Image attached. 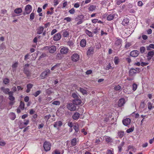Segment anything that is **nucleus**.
<instances>
[{
    "label": "nucleus",
    "instance_id": "obj_1",
    "mask_svg": "<svg viewBox=\"0 0 154 154\" xmlns=\"http://www.w3.org/2000/svg\"><path fill=\"white\" fill-rule=\"evenodd\" d=\"M51 73V72L49 69H46L40 75V76L42 79H44L47 77Z\"/></svg>",
    "mask_w": 154,
    "mask_h": 154
},
{
    "label": "nucleus",
    "instance_id": "obj_2",
    "mask_svg": "<svg viewBox=\"0 0 154 154\" xmlns=\"http://www.w3.org/2000/svg\"><path fill=\"white\" fill-rule=\"evenodd\" d=\"M51 143L47 141H45L43 144V147L46 151H49L51 149Z\"/></svg>",
    "mask_w": 154,
    "mask_h": 154
},
{
    "label": "nucleus",
    "instance_id": "obj_3",
    "mask_svg": "<svg viewBox=\"0 0 154 154\" xmlns=\"http://www.w3.org/2000/svg\"><path fill=\"white\" fill-rule=\"evenodd\" d=\"M67 107L68 109L71 111H74L76 109V106L74 104L72 103H69L68 104Z\"/></svg>",
    "mask_w": 154,
    "mask_h": 154
},
{
    "label": "nucleus",
    "instance_id": "obj_4",
    "mask_svg": "<svg viewBox=\"0 0 154 154\" xmlns=\"http://www.w3.org/2000/svg\"><path fill=\"white\" fill-rule=\"evenodd\" d=\"M32 6L30 5H27L26 6L25 8L26 12L23 13L24 15L29 14L31 11Z\"/></svg>",
    "mask_w": 154,
    "mask_h": 154
},
{
    "label": "nucleus",
    "instance_id": "obj_5",
    "mask_svg": "<svg viewBox=\"0 0 154 154\" xmlns=\"http://www.w3.org/2000/svg\"><path fill=\"white\" fill-rule=\"evenodd\" d=\"M140 69L139 68H136V69L131 68L129 71V74L130 75H133L135 74L137 72H139Z\"/></svg>",
    "mask_w": 154,
    "mask_h": 154
},
{
    "label": "nucleus",
    "instance_id": "obj_6",
    "mask_svg": "<svg viewBox=\"0 0 154 154\" xmlns=\"http://www.w3.org/2000/svg\"><path fill=\"white\" fill-rule=\"evenodd\" d=\"M79 55L77 54H74L72 56V61L74 62H76L79 59Z\"/></svg>",
    "mask_w": 154,
    "mask_h": 154
},
{
    "label": "nucleus",
    "instance_id": "obj_7",
    "mask_svg": "<svg viewBox=\"0 0 154 154\" xmlns=\"http://www.w3.org/2000/svg\"><path fill=\"white\" fill-rule=\"evenodd\" d=\"M139 54V52L137 50H134L131 51L130 53V55L133 57H137Z\"/></svg>",
    "mask_w": 154,
    "mask_h": 154
},
{
    "label": "nucleus",
    "instance_id": "obj_8",
    "mask_svg": "<svg viewBox=\"0 0 154 154\" xmlns=\"http://www.w3.org/2000/svg\"><path fill=\"white\" fill-rule=\"evenodd\" d=\"M61 35L60 33H58L54 35L53 39L55 41H58L60 40L61 38Z\"/></svg>",
    "mask_w": 154,
    "mask_h": 154
},
{
    "label": "nucleus",
    "instance_id": "obj_9",
    "mask_svg": "<svg viewBox=\"0 0 154 154\" xmlns=\"http://www.w3.org/2000/svg\"><path fill=\"white\" fill-rule=\"evenodd\" d=\"M122 42V40L121 39L117 38L116 39L115 42V45L116 46H119L121 47Z\"/></svg>",
    "mask_w": 154,
    "mask_h": 154
},
{
    "label": "nucleus",
    "instance_id": "obj_10",
    "mask_svg": "<svg viewBox=\"0 0 154 154\" xmlns=\"http://www.w3.org/2000/svg\"><path fill=\"white\" fill-rule=\"evenodd\" d=\"M68 49L66 47H63L61 48L60 51L62 54H67L68 51Z\"/></svg>",
    "mask_w": 154,
    "mask_h": 154
},
{
    "label": "nucleus",
    "instance_id": "obj_11",
    "mask_svg": "<svg viewBox=\"0 0 154 154\" xmlns=\"http://www.w3.org/2000/svg\"><path fill=\"white\" fill-rule=\"evenodd\" d=\"M131 122V119L129 118H127L124 119L122 121L123 124L126 126H127L129 125L130 123Z\"/></svg>",
    "mask_w": 154,
    "mask_h": 154
},
{
    "label": "nucleus",
    "instance_id": "obj_12",
    "mask_svg": "<svg viewBox=\"0 0 154 154\" xmlns=\"http://www.w3.org/2000/svg\"><path fill=\"white\" fill-rule=\"evenodd\" d=\"M94 49L92 47L89 48L87 51V55L88 56L90 55L91 54H93L94 52Z\"/></svg>",
    "mask_w": 154,
    "mask_h": 154
},
{
    "label": "nucleus",
    "instance_id": "obj_13",
    "mask_svg": "<svg viewBox=\"0 0 154 154\" xmlns=\"http://www.w3.org/2000/svg\"><path fill=\"white\" fill-rule=\"evenodd\" d=\"M82 102L80 98L74 99L72 100V103L76 105H80Z\"/></svg>",
    "mask_w": 154,
    "mask_h": 154
},
{
    "label": "nucleus",
    "instance_id": "obj_14",
    "mask_svg": "<svg viewBox=\"0 0 154 154\" xmlns=\"http://www.w3.org/2000/svg\"><path fill=\"white\" fill-rule=\"evenodd\" d=\"M56 50V47L54 45H52L49 48V52L51 53H54Z\"/></svg>",
    "mask_w": 154,
    "mask_h": 154
},
{
    "label": "nucleus",
    "instance_id": "obj_15",
    "mask_svg": "<svg viewBox=\"0 0 154 154\" xmlns=\"http://www.w3.org/2000/svg\"><path fill=\"white\" fill-rule=\"evenodd\" d=\"M125 103V99L122 98L120 99L119 101L118 105L119 106L121 107L123 106Z\"/></svg>",
    "mask_w": 154,
    "mask_h": 154
},
{
    "label": "nucleus",
    "instance_id": "obj_16",
    "mask_svg": "<svg viewBox=\"0 0 154 154\" xmlns=\"http://www.w3.org/2000/svg\"><path fill=\"white\" fill-rule=\"evenodd\" d=\"M1 90L6 94H8L10 92V89L8 88H5L4 87H2Z\"/></svg>",
    "mask_w": 154,
    "mask_h": 154
},
{
    "label": "nucleus",
    "instance_id": "obj_17",
    "mask_svg": "<svg viewBox=\"0 0 154 154\" xmlns=\"http://www.w3.org/2000/svg\"><path fill=\"white\" fill-rule=\"evenodd\" d=\"M103 138V139L107 142H110L112 141V138L109 136H104Z\"/></svg>",
    "mask_w": 154,
    "mask_h": 154
},
{
    "label": "nucleus",
    "instance_id": "obj_18",
    "mask_svg": "<svg viewBox=\"0 0 154 154\" xmlns=\"http://www.w3.org/2000/svg\"><path fill=\"white\" fill-rule=\"evenodd\" d=\"M13 92L11 91L9 93V99L11 101H13L14 100V97L13 96Z\"/></svg>",
    "mask_w": 154,
    "mask_h": 154
},
{
    "label": "nucleus",
    "instance_id": "obj_19",
    "mask_svg": "<svg viewBox=\"0 0 154 154\" xmlns=\"http://www.w3.org/2000/svg\"><path fill=\"white\" fill-rule=\"evenodd\" d=\"M79 116L80 114L78 112H76L73 115L72 117L74 119L76 120L79 118Z\"/></svg>",
    "mask_w": 154,
    "mask_h": 154
},
{
    "label": "nucleus",
    "instance_id": "obj_20",
    "mask_svg": "<svg viewBox=\"0 0 154 154\" xmlns=\"http://www.w3.org/2000/svg\"><path fill=\"white\" fill-rule=\"evenodd\" d=\"M33 85L32 84L29 83L27 85V90H26V92L27 93H29L31 89L32 88Z\"/></svg>",
    "mask_w": 154,
    "mask_h": 154
},
{
    "label": "nucleus",
    "instance_id": "obj_21",
    "mask_svg": "<svg viewBox=\"0 0 154 154\" xmlns=\"http://www.w3.org/2000/svg\"><path fill=\"white\" fill-rule=\"evenodd\" d=\"M86 42L85 39H82L80 42V46L82 47H85L86 45Z\"/></svg>",
    "mask_w": 154,
    "mask_h": 154
},
{
    "label": "nucleus",
    "instance_id": "obj_22",
    "mask_svg": "<svg viewBox=\"0 0 154 154\" xmlns=\"http://www.w3.org/2000/svg\"><path fill=\"white\" fill-rule=\"evenodd\" d=\"M72 96L74 99L80 98L81 97L77 93H73L72 94Z\"/></svg>",
    "mask_w": 154,
    "mask_h": 154
},
{
    "label": "nucleus",
    "instance_id": "obj_23",
    "mask_svg": "<svg viewBox=\"0 0 154 154\" xmlns=\"http://www.w3.org/2000/svg\"><path fill=\"white\" fill-rule=\"evenodd\" d=\"M115 16V14H109L107 17V20L109 21L113 19Z\"/></svg>",
    "mask_w": 154,
    "mask_h": 154
},
{
    "label": "nucleus",
    "instance_id": "obj_24",
    "mask_svg": "<svg viewBox=\"0 0 154 154\" xmlns=\"http://www.w3.org/2000/svg\"><path fill=\"white\" fill-rule=\"evenodd\" d=\"M44 28L42 26H40L37 29V33L38 34H42Z\"/></svg>",
    "mask_w": 154,
    "mask_h": 154
},
{
    "label": "nucleus",
    "instance_id": "obj_25",
    "mask_svg": "<svg viewBox=\"0 0 154 154\" xmlns=\"http://www.w3.org/2000/svg\"><path fill=\"white\" fill-rule=\"evenodd\" d=\"M129 19L128 18H125L123 20L122 23V25L126 26V25H127L128 23H129Z\"/></svg>",
    "mask_w": 154,
    "mask_h": 154
},
{
    "label": "nucleus",
    "instance_id": "obj_26",
    "mask_svg": "<svg viewBox=\"0 0 154 154\" xmlns=\"http://www.w3.org/2000/svg\"><path fill=\"white\" fill-rule=\"evenodd\" d=\"M85 33L89 37H93V36L92 32L91 31H89L87 29H86L85 30Z\"/></svg>",
    "mask_w": 154,
    "mask_h": 154
},
{
    "label": "nucleus",
    "instance_id": "obj_27",
    "mask_svg": "<svg viewBox=\"0 0 154 154\" xmlns=\"http://www.w3.org/2000/svg\"><path fill=\"white\" fill-rule=\"evenodd\" d=\"M76 139L74 138L72 139L71 141V145L72 146H74L76 144Z\"/></svg>",
    "mask_w": 154,
    "mask_h": 154
},
{
    "label": "nucleus",
    "instance_id": "obj_28",
    "mask_svg": "<svg viewBox=\"0 0 154 154\" xmlns=\"http://www.w3.org/2000/svg\"><path fill=\"white\" fill-rule=\"evenodd\" d=\"M96 9V6L94 5H91L88 8L89 11H92Z\"/></svg>",
    "mask_w": 154,
    "mask_h": 154
},
{
    "label": "nucleus",
    "instance_id": "obj_29",
    "mask_svg": "<svg viewBox=\"0 0 154 154\" xmlns=\"http://www.w3.org/2000/svg\"><path fill=\"white\" fill-rule=\"evenodd\" d=\"M131 150L132 151L135 152L136 149L135 147L132 146H129L128 147V150Z\"/></svg>",
    "mask_w": 154,
    "mask_h": 154
},
{
    "label": "nucleus",
    "instance_id": "obj_30",
    "mask_svg": "<svg viewBox=\"0 0 154 154\" xmlns=\"http://www.w3.org/2000/svg\"><path fill=\"white\" fill-rule=\"evenodd\" d=\"M22 9L20 8H18L15 9L14 11V12L15 13L18 14L21 13L22 12Z\"/></svg>",
    "mask_w": 154,
    "mask_h": 154
},
{
    "label": "nucleus",
    "instance_id": "obj_31",
    "mask_svg": "<svg viewBox=\"0 0 154 154\" xmlns=\"http://www.w3.org/2000/svg\"><path fill=\"white\" fill-rule=\"evenodd\" d=\"M114 62L115 64H118L119 62V59L117 57H115L114 58Z\"/></svg>",
    "mask_w": 154,
    "mask_h": 154
},
{
    "label": "nucleus",
    "instance_id": "obj_32",
    "mask_svg": "<svg viewBox=\"0 0 154 154\" xmlns=\"http://www.w3.org/2000/svg\"><path fill=\"white\" fill-rule=\"evenodd\" d=\"M125 135V132L124 131H121L118 133V136L120 138L122 137Z\"/></svg>",
    "mask_w": 154,
    "mask_h": 154
},
{
    "label": "nucleus",
    "instance_id": "obj_33",
    "mask_svg": "<svg viewBox=\"0 0 154 154\" xmlns=\"http://www.w3.org/2000/svg\"><path fill=\"white\" fill-rule=\"evenodd\" d=\"M131 45V43L126 42L125 45V48L128 49Z\"/></svg>",
    "mask_w": 154,
    "mask_h": 154
},
{
    "label": "nucleus",
    "instance_id": "obj_34",
    "mask_svg": "<svg viewBox=\"0 0 154 154\" xmlns=\"http://www.w3.org/2000/svg\"><path fill=\"white\" fill-rule=\"evenodd\" d=\"M150 48L154 49V42L153 44H150L147 48V50H150Z\"/></svg>",
    "mask_w": 154,
    "mask_h": 154
},
{
    "label": "nucleus",
    "instance_id": "obj_35",
    "mask_svg": "<svg viewBox=\"0 0 154 154\" xmlns=\"http://www.w3.org/2000/svg\"><path fill=\"white\" fill-rule=\"evenodd\" d=\"M69 35V32L66 31L63 32V36L64 37H66L68 36Z\"/></svg>",
    "mask_w": 154,
    "mask_h": 154
},
{
    "label": "nucleus",
    "instance_id": "obj_36",
    "mask_svg": "<svg viewBox=\"0 0 154 154\" xmlns=\"http://www.w3.org/2000/svg\"><path fill=\"white\" fill-rule=\"evenodd\" d=\"M79 90L80 91L81 93H82L83 94H85L86 93V90H85V89H84L83 88H80L79 89Z\"/></svg>",
    "mask_w": 154,
    "mask_h": 154
},
{
    "label": "nucleus",
    "instance_id": "obj_37",
    "mask_svg": "<svg viewBox=\"0 0 154 154\" xmlns=\"http://www.w3.org/2000/svg\"><path fill=\"white\" fill-rule=\"evenodd\" d=\"M154 55V51H150L148 53V55L149 57H152Z\"/></svg>",
    "mask_w": 154,
    "mask_h": 154
},
{
    "label": "nucleus",
    "instance_id": "obj_38",
    "mask_svg": "<svg viewBox=\"0 0 154 154\" xmlns=\"http://www.w3.org/2000/svg\"><path fill=\"white\" fill-rule=\"evenodd\" d=\"M41 91H38L35 92L33 93V95L35 97H37L40 93Z\"/></svg>",
    "mask_w": 154,
    "mask_h": 154
},
{
    "label": "nucleus",
    "instance_id": "obj_39",
    "mask_svg": "<svg viewBox=\"0 0 154 154\" xmlns=\"http://www.w3.org/2000/svg\"><path fill=\"white\" fill-rule=\"evenodd\" d=\"M20 107L22 109H23L24 107V104L23 102L21 101L20 103Z\"/></svg>",
    "mask_w": 154,
    "mask_h": 154
},
{
    "label": "nucleus",
    "instance_id": "obj_40",
    "mask_svg": "<svg viewBox=\"0 0 154 154\" xmlns=\"http://www.w3.org/2000/svg\"><path fill=\"white\" fill-rule=\"evenodd\" d=\"M125 0H117L116 3L118 5H119L122 3L125 2Z\"/></svg>",
    "mask_w": 154,
    "mask_h": 154
},
{
    "label": "nucleus",
    "instance_id": "obj_41",
    "mask_svg": "<svg viewBox=\"0 0 154 154\" xmlns=\"http://www.w3.org/2000/svg\"><path fill=\"white\" fill-rule=\"evenodd\" d=\"M73 128L76 132H78L79 130V127L78 125H75L73 126Z\"/></svg>",
    "mask_w": 154,
    "mask_h": 154
},
{
    "label": "nucleus",
    "instance_id": "obj_42",
    "mask_svg": "<svg viewBox=\"0 0 154 154\" xmlns=\"http://www.w3.org/2000/svg\"><path fill=\"white\" fill-rule=\"evenodd\" d=\"M67 45L71 48L73 46V43L72 41H70L67 42Z\"/></svg>",
    "mask_w": 154,
    "mask_h": 154
},
{
    "label": "nucleus",
    "instance_id": "obj_43",
    "mask_svg": "<svg viewBox=\"0 0 154 154\" xmlns=\"http://www.w3.org/2000/svg\"><path fill=\"white\" fill-rule=\"evenodd\" d=\"M145 48L144 47L142 46L140 48V52L143 54L144 52L145 51Z\"/></svg>",
    "mask_w": 154,
    "mask_h": 154
},
{
    "label": "nucleus",
    "instance_id": "obj_44",
    "mask_svg": "<svg viewBox=\"0 0 154 154\" xmlns=\"http://www.w3.org/2000/svg\"><path fill=\"white\" fill-rule=\"evenodd\" d=\"M148 108L150 110L152 108V104L150 102H149L148 103Z\"/></svg>",
    "mask_w": 154,
    "mask_h": 154
},
{
    "label": "nucleus",
    "instance_id": "obj_45",
    "mask_svg": "<svg viewBox=\"0 0 154 154\" xmlns=\"http://www.w3.org/2000/svg\"><path fill=\"white\" fill-rule=\"evenodd\" d=\"M113 68H112L111 66L110 63H109L106 66V70H108L109 69H112Z\"/></svg>",
    "mask_w": 154,
    "mask_h": 154
},
{
    "label": "nucleus",
    "instance_id": "obj_46",
    "mask_svg": "<svg viewBox=\"0 0 154 154\" xmlns=\"http://www.w3.org/2000/svg\"><path fill=\"white\" fill-rule=\"evenodd\" d=\"M106 154H114L113 151L110 149H108L107 151Z\"/></svg>",
    "mask_w": 154,
    "mask_h": 154
},
{
    "label": "nucleus",
    "instance_id": "obj_47",
    "mask_svg": "<svg viewBox=\"0 0 154 154\" xmlns=\"http://www.w3.org/2000/svg\"><path fill=\"white\" fill-rule=\"evenodd\" d=\"M121 88V87L119 85H118L117 86H116L114 87L116 91H118L120 90Z\"/></svg>",
    "mask_w": 154,
    "mask_h": 154
},
{
    "label": "nucleus",
    "instance_id": "obj_48",
    "mask_svg": "<svg viewBox=\"0 0 154 154\" xmlns=\"http://www.w3.org/2000/svg\"><path fill=\"white\" fill-rule=\"evenodd\" d=\"M60 65L59 63H57L53 67H52L51 69V70H54L55 68H56L57 67H58V66Z\"/></svg>",
    "mask_w": 154,
    "mask_h": 154
},
{
    "label": "nucleus",
    "instance_id": "obj_49",
    "mask_svg": "<svg viewBox=\"0 0 154 154\" xmlns=\"http://www.w3.org/2000/svg\"><path fill=\"white\" fill-rule=\"evenodd\" d=\"M134 130V128H130L128 129H127L126 131V132L127 133H129L130 132H132Z\"/></svg>",
    "mask_w": 154,
    "mask_h": 154
},
{
    "label": "nucleus",
    "instance_id": "obj_50",
    "mask_svg": "<svg viewBox=\"0 0 154 154\" xmlns=\"http://www.w3.org/2000/svg\"><path fill=\"white\" fill-rule=\"evenodd\" d=\"M3 82L5 84H7L9 82V80L7 78L3 80Z\"/></svg>",
    "mask_w": 154,
    "mask_h": 154
},
{
    "label": "nucleus",
    "instance_id": "obj_51",
    "mask_svg": "<svg viewBox=\"0 0 154 154\" xmlns=\"http://www.w3.org/2000/svg\"><path fill=\"white\" fill-rule=\"evenodd\" d=\"M34 14L33 13H32L30 15V19L31 20H32L34 19Z\"/></svg>",
    "mask_w": 154,
    "mask_h": 154
},
{
    "label": "nucleus",
    "instance_id": "obj_52",
    "mask_svg": "<svg viewBox=\"0 0 154 154\" xmlns=\"http://www.w3.org/2000/svg\"><path fill=\"white\" fill-rule=\"evenodd\" d=\"M75 9L74 8H72L71 10H69V12L71 14H73L75 13Z\"/></svg>",
    "mask_w": 154,
    "mask_h": 154
},
{
    "label": "nucleus",
    "instance_id": "obj_53",
    "mask_svg": "<svg viewBox=\"0 0 154 154\" xmlns=\"http://www.w3.org/2000/svg\"><path fill=\"white\" fill-rule=\"evenodd\" d=\"M29 57L30 55L29 54H27L25 56L24 60H27L29 58Z\"/></svg>",
    "mask_w": 154,
    "mask_h": 154
},
{
    "label": "nucleus",
    "instance_id": "obj_54",
    "mask_svg": "<svg viewBox=\"0 0 154 154\" xmlns=\"http://www.w3.org/2000/svg\"><path fill=\"white\" fill-rule=\"evenodd\" d=\"M132 86L133 90L134 91L136 90L137 87V85L134 83L132 85Z\"/></svg>",
    "mask_w": 154,
    "mask_h": 154
},
{
    "label": "nucleus",
    "instance_id": "obj_55",
    "mask_svg": "<svg viewBox=\"0 0 154 154\" xmlns=\"http://www.w3.org/2000/svg\"><path fill=\"white\" fill-rule=\"evenodd\" d=\"M52 104L54 105H59L60 104V102L59 101H54L53 102Z\"/></svg>",
    "mask_w": 154,
    "mask_h": 154
},
{
    "label": "nucleus",
    "instance_id": "obj_56",
    "mask_svg": "<svg viewBox=\"0 0 154 154\" xmlns=\"http://www.w3.org/2000/svg\"><path fill=\"white\" fill-rule=\"evenodd\" d=\"M145 104L144 102H143L141 103L140 106V107L142 108H144L145 106Z\"/></svg>",
    "mask_w": 154,
    "mask_h": 154
},
{
    "label": "nucleus",
    "instance_id": "obj_57",
    "mask_svg": "<svg viewBox=\"0 0 154 154\" xmlns=\"http://www.w3.org/2000/svg\"><path fill=\"white\" fill-rule=\"evenodd\" d=\"M64 20H66L67 22H69L71 21V20L70 17H67L65 18L64 19Z\"/></svg>",
    "mask_w": 154,
    "mask_h": 154
},
{
    "label": "nucleus",
    "instance_id": "obj_58",
    "mask_svg": "<svg viewBox=\"0 0 154 154\" xmlns=\"http://www.w3.org/2000/svg\"><path fill=\"white\" fill-rule=\"evenodd\" d=\"M57 125V126H61L62 125V123L61 121H59L57 122H56Z\"/></svg>",
    "mask_w": 154,
    "mask_h": 154
},
{
    "label": "nucleus",
    "instance_id": "obj_59",
    "mask_svg": "<svg viewBox=\"0 0 154 154\" xmlns=\"http://www.w3.org/2000/svg\"><path fill=\"white\" fill-rule=\"evenodd\" d=\"M5 45L3 44H2L0 47V50H4V49H5Z\"/></svg>",
    "mask_w": 154,
    "mask_h": 154
},
{
    "label": "nucleus",
    "instance_id": "obj_60",
    "mask_svg": "<svg viewBox=\"0 0 154 154\" xmlns=\"http://www.w3.org/2000/svg\"><path fill=\"white\" fill-rule=\"evenodd\" d=\"M57 30L55 29H53L51 32V35H53L54 33H55L56 32H57Z\"/></svg>",
    "mask_w": 154,
    "mask_h": 154
},
{
    "label": "nucleus",
    "instance_id": "obj_61",
    "mask_svg": "<svg viewBox=\"0 0 154 154\" xmlns=\"http://www.w3.org/2000/svg\"><path fill=\"white\" fill-rule=\"evenodd\" d=\"M17 65L18 63L16 62L12 65V67L13 68H16L17 67Z\"/></svg>",
    "mask_w": 154,
    "mask_h": 154
},
{
    "label": "nucleus",
    "instance_id": "obj_62",
    "mask_svg": "<svg viewBox=\"0 0 154 154\" xmlns=\"http://www.w3.org/2000/svg\"><path fill=\"white\" fill-rule=\"evenodd\" d=\"M138 5L140 6H141L143 5V3L141 1H139L137 3Z\"/></svg>",
    "mask_w": 154,
    "mask_h": 154
},
{
    "label": "nucleus",
    "instance_id": "obj_63",
    "mask_svg": "<svg viewBox=\"0 0 154 154\" xmlns=\"http://www.w3.org/2000/svg\"><path fill=\"white\" fill-rule=\"evenodd\" d=\"M51 117L50 115H48L45 116V120H48Z\"/></svg>",
    "mask_w": 154,
    "mask_h": 154
},
{
    "label": "nucleus",
    "instance_id": "obj_64",
    "mask_svg": "<svg viewBox=\"0 0 154 154\" xmlns=\"http://www.w3.org/2000/svg\"><path fill=\"white\" fill-rule=\"evenodd\" d=\"M24 121H25V122L24 123V124L25 125H26L28 124L29 122V120H25Z\"/></svg>",
    "mask_w": 154,
    "mask_h": 154
}]
</instances>
